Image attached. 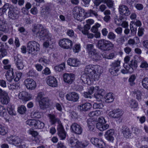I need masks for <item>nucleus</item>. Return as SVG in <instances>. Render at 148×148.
<instances>
[{
  "label": "nucleus",
  "instance_id": "nucleus-1",
  "mask_svg": "<svg viewBox=\"0 0 148 148\" xmlns=\"http://www.w3.org/2000/svg\"><path fill=\"white\" fill-rule=\"evenodd\" d=\"M100 67L98 65H89L86 66L84 72L88 77L94 80H98L101 72L99 71Z\"/></svg>",
  "mask_w": 148,
  "mask_h": 148
},
{
  "label": "nucleus",
  "instance_id": "nucleus-2",
  "mask_svg": "<svg viewBox=\"0 0 148 148\" xmlns=\"http://www.w3.org/2000/svg\"><path fill=\"white\" fill-rule=\"evenodd\" d=\"M94 93L95 97L96 99H101L103 97V94L104 93L103 89L99 90V86H96L95 87L92 86L90 88L88 92H84V95L85 97L87 98H91V95Z\"/></svg>",
  "mask_w": 148,
  "mask_h": 148
},
{
  "label": "nucleus",
  "instance_id": "nucleus-3",
  "mask_svg": "<svg viewBox=\"0 0 148 148\" xmlns=\"http://www.w3.org/2000/svg\"><path fill=\"white\" fill-rule=\"evenodd\" d=\"M114 44L110 41L104 39L99 40L97 43V47L101 50L108 51L112 49Z\"/></svg>",
  "mask_w": 148,
  "mask_h": 148
},
{
  "label": "nucleus",
  "instance_id": "nucleus-4",
  "mask_svg": "<svg viewBox=\"0 0 148 148\" xmlns=\"http://www.w3.org/2000/svg\"><path fill=\"white\" fill-rule=\"evenodd\" d=\"M40 45L34 41H29L27 43V49L29 53H31L35 56L37 54V52L39 50Z\"/></svg>",
  "mask_w": 148,
  "mask_h": 148
},
{
  "label": "nucleus",
  "instance_id": "nucleus-5",
  "mask_svg": "<svg viewBox=\"0 0 148 148\" xmlns=\"http://www.w3.org/2000/svg\"><path fill=\"white\" fill-rule=\"evenodd\" d=\"M7 141L9 144L17 146L18 148H25V144L22 143V140L18 137H12L8 138Z\"/></svg>",
  "mask_w": 148,
  "mask_h": 148
},
{
  "label": "nucleus",
  "instance_id": "nucleus-6",
  "mask_svg": "<svg viewBox=\"0 0 148 148\" xmlns=\"http://www.w3.org/2000/svg\"><path fill=\"white\" fill-rule=\"evenodd\" d=\"M119 12L121 15L119 18L121 21L125 19V16H129L131 14L129 8L124 5H121L119 6Z\"/></svg>",
  "mask_w": 148,
  "mask_h": 148
},
{
  "label": "nucleus",
  "instance_id": "nucleus-7",
  "mask_svg": "<svg viewBox=\"0 0 148 148\" xmlns=\"http://www.w3.org/2000/svg\"><path fill=\"white\" fill-rule=\"evenodd\" d=\"M120 61L117 60L112 62L110 66L111 68L109 69V71L111 75L116 76L118 75L120 69Z\"/></svg>",
  "mask_w": 148,
  "mask_h": 148
},
{
  "label": "nucleus",
  "instance_id": "nucleus-8",
  "mask_svg": "<svg viewBox=\"0 0 148 148\" xmlns=\"http://www.w3.org/2000/svg\"><path fill=\"white\" fill-rule=\"evenodd\" d=\"M37 98L39 101V106L41 109H43L49 106V99L48 98L43 97L42 94L39 93L38 95Z\"/></svg>",
  "mask_w": 148,
  "mask_h": 148
},
{
  "label": "nucleus",
  "instance_id": "nucleus-9",
  "mask_svg": "<svg viewBox=\"0 0 148 148\" xmlns=\"http://www.w3.org/2000/svg\"><path fill=\"white\" fill-rule=\"evenodd\" d=\"M73 11L75 18L80 21H82L83 19L82 13L84 12V10L81 7L76 6L74 8Z\"/></svg>",
  "mask_w": 148,
  "mask_h": 148
},
{
  "label": "nucleus",
  "instance_id": "nucleus-10",
  "mask_svg": "<svg viewBox=\"0 0 148 148\" xmlns=\"http://www.w3.org/2000/svg\"><path fill=\"white\" fill-rule=\"evenodd\" d=\"M19 12L17 8L13 7H10L8 12L9 17L12 19H16L18 18Z\"/></svg>",
  "mask_w": 148,
  "mask_h": 148
},
{
  "label": "nucleus",
  "instance_id": "nucleus-11",
  "mask_svg": "<svg viewBox=\"0 0 148 148\" xmlns=\"http://www.w3.org/2000/svg\"><path fill=\"white\" fill-rule=\"evenodd\" d=\"M60 46L65 49H71L72 47V41L68 39L63 38L60 40L59 42Z\"/></svg>",
  "mask_w": 148,
  "mask_h": 148
},
{
  "label": "nucleus",
  "instance_id": "nucleus-12",
  "mask_svg": "<svg viewBox=\"0 0 148 148\" xmlns=\"http://www.w3.org/2000/svg\"><path fill=\"white\" fill-rule=\"evenodd\" d=\"M40 29V31L38 33L40 38L42 40H46L47 38L50 39V37H51V35L49 33L48 30L43 27Z\"/></svg>",
  "mask_w": 148,
  "mask_h": 148
},
{
  "label": "nucleus",
  "instance_id": "nucleus-13",
  "mask_svg": "<svg viewBox=\"0 0 148 148\" xmlns=\"http://www.w3.org/2000/svg\"><path fill=\"white\" fill-rule=\"evenodd\" d=\"M91 143L97 147L104 148L105 147V143L101 139L97 138H92L90 140Z\"/></svg>",
  "mask_w": 148,
  "mask_h": 148
},
{
  "label": "nucleus",
  "instance_id": "nucleus-14",
  "mask_svg": "<svg viewBox=\"0 0 148 148\" xmlns=\"http://www.w3.org/2000/svg\"><path fill=\"white\" fill-rule=\"evenodd\" d=\"M71 132L76 134H80L82 133L83 130L82 127L76 123H73L71 126Z\"/></svg>",
  "mask_w": 148,
  "mask_h": 148
},
{
  "label": "nucleus",
  "instance_id": "nucleus-15",
  "mask_svg": "<svg viewBox=\"0 0 148 148\" xmlns=\"http://www.w3.org/2000/svg\"><path fill=\"white\" fill-rule=\"evenodd\" d=\"M66 99L70 101L75 102L79 99L78 95L75 92H71L67 94L66 96Z\"/></svg>",
  "mask_w": 148,
  "mask_h": 148
},
{
  "label": "nucleus",
  "instance_id": "nucleus-16",
  "mask_svg": "<svg viewBox=\"0 0 148 148\" xmlns=\"http://www.w3.org/2000/svg\"><path fill=\"white\" fill-rule=\"evenodd\" d=\"M110 116L114 119L120 118L123 114V112L120 109H116L109 112Z\"/></svg>",
  "mask_w": 148,
  "mask_h": 148
},
{
  "label": "nucleus",
  "instance_id": "nucleus-17",
  "mask_svg": "<svg viewBox=\"0 0 148 148\" xmlns=\"http://www.w3.org/2000/svg\"><path fill=\"white\" fill-rule=\"evenodd\" d=\"M24 83L26 88L29 89H34L36 86V84L35 81L32 79L27 78L24 81Z\"/></svg>",
  "mask_w": 148,
  "mask_h": 148
},
{
  "label": "nucleus",
  "instance_id": "nucleus-18",
  "mask_svg": "<svg viewBox=\"0 0 148 148\" xmlns=\"http://www.w3.org/2000/svg\"><path fill=\"white\" fill-rule=\"evenodd\" d=\"M88 55L92 59L96 62L101 60V58L99 53L96 49L89 53Z\"/></svg>",
  "mask_w": 148,
  "mask_h": 148
},
{
  "label": "nucleus",
  "instance_id": "nucleus-19",
  "mask_svg": "<svg viewBox=\"0 0 148 148\" xmlns=\"http://www.w3.org/2000/svg\"><path fill=\"white\" fill-rule=\"evenodd\" d=\"M53 7V5L49 3L44 5L43 8L41 12V14L44 16H47L49 14L50 11L51 10Z\"/></svg>",
  "mask_w": 148,
  "mask_h": 148
},
{
  "label": "nucleus",
  "instance_id": "nucleus-20",
  "mask_svg": "<svg viewBox=\"0 0 148 148\" xmlns=\"http://www.w3.org/2000/svg\"><path fill=\"white\" fill-rule=\"evenodd\" d=\"M46 82L48 85L52 87H56L57 85L56 79L51 76H49L47 77Z\"/></svg>",
  "mask_w": 148,
  "mask_h": 148
},
{
  "label": "nucleus",
  "instance_id": "nucleus-21",
  "mask_svg": "<svg viewBox=\"0 0 148 148\" xmlns=\"http://www.w3.org/2000/svg\"><path fill=\"white\" fill-rule=\"evenodd\" d=\"M58 134L61 139H64L66 136V133L64 129L62 124L58 125L57 128Z\"/></svg>",
  "mask_w": 148,
  "mask_h": 148
},
{
  "label": "nucleus",
  "instance_id": "nucleus-22",
  "mask_svg": "<svg viewBox=\"0 0 148 148\" xmlns=\"http://www.w3.org/2000/svg\"><path fill=\"white\" fill-rule=\"evenodd\" d=\"M63 77L64 81L69 84H71L74 79V75L73 74L65 73Z\"/></svg>",
  "mask_w": 148,
  "mask_h": 148
},
{
  "label": "nucleus",
  "instance_id": "nucleus-23",
  "mask_svg": "<svg viewBox=\"0 0 148 148\" xmlns=\"http://www.w3.org/2000/svg\"><path fill=\"white\" fill-rule=\"evenodd\" d=\"M18 97L20 99L25 101L29 100L32 98V96L30 95L27 92L24 91L20 93Z\"/></svg>",
  "mask_w": 148,
  "mask_h": 148
},
{
  "label": "nucleus",
  "instance_id": "nucleus-24",
  "mask_svg": "<svg viewBox=\"0 0 148 148\" xmlns=\"http://www.w3.org/2000/svg\"><path fill=\"white\" fill-rule=\"evenodd\" d=\"M14 61L16 62V65L19 69H22L24 66L22 62L21 58L20 56L17 55L14 57Z\"/></svg>",
  "mask_w": 148,
  "mask_h": 148
},
{
  "label": "nucleus",
  "instance_id": "nucleus-25",
  "mask_svg": "<svg viewBox=\"0 0 148 148\" xmlns=\"http://www.w3.org/2000/svg\"><path fill=\"white\" fill-rule=\"evenodd\" d=\"M114 133V130L112 129L107 130L105 134V138L110 141H112L114 138L113 136Z\"/></svg>",
  "mask_w": 148,
  "mask_h": 148
},
{
  "label": "nucleus",
  "instance_id": "nucleus-26",
  "mask_svg": "<svg viewBox=\"0 0 148 148\" xmlns=\"http://www.w3.org/2000/svg\"><path fill=\"white\" fill-rule=\"evenodd\" d=\"M68 64L72 66L77 67L79 64V62L77 59L75 58H69L67 61Z\"/></svg>",
  "mask_w": 148,
  "mask_h": 148
},
{
  "label": "nucleus",
  "instance_id": "nucleus-27",
  "mask_svg": "<svg viewBox=\"0 0 148 148\" xmlns=\"http://www.w3.org/2000/svg\"><path fill=\"white\" fill-rule=\"evenodd\" d=\"M48 116L49 118L50 122L52 124L54 125L56 123H57L58 124V125L62 124L59 119L58 118L56 117L55 115L49 114H48Z\"/></svg>",
  "mask_w": 148,
  "mask_h": 148
},
{
  "label": "nucleus",
  "instance_id": "nucleus-28",
  "mask_svg": "<svg viewBox=\"0 0 148 148\" xmlns=\"http://www.w3.org/2000/svg\"><path fill=\"white\" fill-rule=\"evenodd\" d=\"M13 69H10L7 71L5 74V77L7 80L10 82H11L14 78V72Z\"/></svg>",
  "mask_w": 148,
  "mask_h": 148
},
{
  "label": "nucleus",
  "instance_id": "nucleus-29",
  "mask_svg": "<svg viewBox=\"0 0 148 148\" xmlns=\"http://www.w3.org/2000/svg\"><path fill=\"white\" fill-rule=\"evenodd\" d=\"M121 130L122 133L125 138H128L131 136V132L127 126H123L122 127Z\"/></svg>",
  "mask_w": 148,
  "mask_h": 148
},
{
  "label": "nucleus",
  "instance_id": "nucleus-30",
  "mask_svg": "<svg viewBox=\"0 0 148 148\" xmlns=\"http://www.w3.org/2000/svg\"><path fill=\"white\" fill-rule=\"evenodd\" d=\"M51 37H50V39L47 38L46 40H43L45 42H44L43 44V46L44 47L47 48L50 46V48H54V44L51 42Z\"/></svg>",
  "mask_w": 148,
  "mask_h": 148
},
{
  "label": "nucleus",
  "instance_id": "nucleus-31",
  "mask_svg": "<svg viewBox=\"0 0 148 148\" xmlns=\"http://www.w3.org/2000/svg\"><path fill=\"white\" fill-rule=\"evenodd\" d=\"M92 105L90 103H86L78 106L80 110L87 111L90 109Z\"/></svg>",
  "mask_w": 148,
  "mask_h": 148
},
{
  "label": "nucleus",
  "instance_id": "nucleus-32",
  "mask_svg": "<svg viewBox=\"0 0 148 148\" xmlns=\"http://www.w3.org/2000/svg\"><path fill=\"white\" fill-rule=\"evenodd\" d=\"M96 126L97 129L103 131L108 129L109 127V125L108 124L97 123Z\"/></svg>",
  "mask_w": 148,
  "mask_h": 148
},
{
  "label": "nucleus",
  "instance_id": "nucleus-33",
  "mask_svg": "<svg viewBox=\"0 0 148 148\" xmlns=\"http://www.w3.org/2000/svg\"><path fill=\"white\" fill-rule=\"evenodd\" d=\"M77 28L81 31L84 34H86L88 33V30L90 29V26L87 25H86L83 28L81 25H79L77 26Z\"/></svg>",
  "mask_w": 148,
  "mask_h": 148
},
{
  "label": "nucleus",
  "instance_id": "nucleus-34",
  "mask_svg": "<svg viewBox=\"0 0 148 148\" xmlns=\"http://www.w3.org/2000/svg\"><path fill=\"white\" fill-rule=\"evenodd\" d=\"M1 102L3 104H7L9 101V98L7 92L5 93L2 97H0Z\"/></svg>",
  "mask_w": 148,
  "mask_h": 148
},
{
  "label": "nucleus",
  "instance_id": "nucleus-35",
  "mask_svg": "<svg viewBox=\"0 0 148 148\" xmlns=\"http://www.w3.org/2000/svg\"><path fill=\"white\" fill-rule=\"evenodd\" d=\"M129 69L132 68V72L134 70L136 69L138 66L137 61L136 60H132L131 61L130 63L127 65Z\"/></svg>",
  "mask_w": 148,
  "mask_h": 148
},
{
  "label": "nucleus",
  "instance_id": "nucleus-36",
  "mask_svg": "<svg viewBox=\"0 0 148 148\" xmlns=\"http://www.w3.org/2000/svg\"><path fill=\"white\" fill-rule=\"evenodd\" d=\"M105 98L106 102H111L113 101L114 99V95L112 93H109L106 95Z\"/></svg>",
  "mask_w": 148,
  "mask_h": 148
},
{
  "label": "nucleus",
  "instance_id": "nucleus-37",
  "mask_svg": "<svg viewBox=\"0 0 148 148\" xmlns=\"http://www.w3.org/2000/svg\"><path fill=\"white\" fill-rule=\"evenodd\" d=\"M87 75L85 74L82 75L81 77V80L82 82L84 84H87L88 85H90V83L89 81H90V78L88 77L87 78Z\"/></svg>",
  "mask_w": 148,
  "mask_h": 148
},
{
  "label": "nucleus",
  "instance_id": "nucleus-38",
  "mask_svg": "<svg viewBox=\"0 0 148 148\" xmlns=\"http://www.w3.org/2000/svg\"><path fill=\"white\" fill-rule=\"evenodd\" d=\"M131 33L132 35H134L136 33L137 30L136 25L134 24V21H132L130 24Z\"/></svg>",
  "mask_w": 148,
  "mask_h": 148
},
{
  "label": "nucleus",
  "instance_id": "nucleus-39",
  "mask_svg": "<svg viewBox=\"0 0 148 148\" xmlns=\"http://www.w3.org/2000/svg\"><path fill=\"white\" fill-rule=\"evenodd\" d=\"M0 115L6 119L7 118V114L6 112V109L3 106L0 105Z\"/></svg>",
  "mask_w": 148,
  "mask_h": 148
},
{
  "label": "nucleus",
  "instance_id": "nucleus-40",
  "mask_svg": "<svg viewBox=\"0 0 148 148\" xmlns=\"http://www.w3.org/2000/svg\"><path fill=\"white\" fill-rule=\"evenodd\" d=\"M123 66L125 69H123L121 70V72L123 74H127V73H132V68L130 69L127 66L124 64Z\"/></svg>",
  "mask_w": 148,
  "mask_h": 148
},
{
  "label": "nucleus",
  "instance_id": "nucleus-41",
  "mask_svg": "<svg viewBox=\"0 0 148 148\" xmlns=\"http://www.w3.org/2000/svg\"><path fill=\"white\" fill-rule=\"evenodd\" d=\"M6 25V24L4 21L0 20V31H6L7 30Z\"/></svg>",
  "mask_w": 148,
  "mask_h": 148
},
{
  "label": "nucleus",
  "instance_id": "nucleus-42",
  "mask_svg": "<svg viewBox=\"0 0 148 148\" xmlns=\"http://www.w3.org/2000/svg\"><path fill=\"white\" fill-rule=\"evenodd\" d=\"M65 67V64L64 63H62L60 65L55 66L54 67V69L56 71L61 72L64 70Z\"/></svg>",
  "mask_w": 148,
  "mask_h": 148
},
{
  "label": "nucleus",
  "instance_id": "nucleus-43",
  "mask_svg": "<svg viewBox=\"0 0 148 148\" xmlns=\"http://www.w3.org/2000/svg\"><path fill=\"white\" fill-rule=\"evenodd\" d=\"M69 143L71 145V147H76L78 141L75 140L73 137L71 138L69 141Z\"/></svg>",
  "mask_w": 148,
  "mask_h": 148
},
{
  "label": "nucleus",
  "instance_id": "nucleus-44",
  "mask_svg": "<svg viewBox=\"0 0 148 148\" xmlns=\"http://www.w3.org/2000/svg\"><path fill=\"white\" fill-rule=\"evenodd\" d=\"M35 128L41 129L43 128L45 126V124L41 121L36 120Z\"/></svg>",
  "mask_w": 148,
  "mask_h": 148
},
{
  "label": "nucleus",
  "instance_id": "nucleus-45",
  "mask_svg": "<svg viewBox=\"0 0 148 148\" xmlns=\"http://www.w3.org/2000/svg\"><path fill=\"white\" fill-rule=\"evenodd\" d=\"M18 111L20 114H25L26 111V107L23 105H21L18 107Z\"/></svg>",
  "mask_w": 148,
  "mask_h": 148
},
{
  "label": "nucleus",
  "instance_id": "nucleus-46",
  "mask_svg": "<svg viewBox=\"0 0 148 148\" xmlns=\"http://www.w3.org/2000/svg\"><path fill=\"white\" fill-rule=\"evenodd\" d=\"M86 50L88 54L95 49L93 44H88L86 46Z\"/></svg>",
  "mask_w": 148,
  "mask_h": 148
},
{
  "label": "nucleus",
  "instance_id": "nucleus-47",
  "mask_svg": "<svg viewBox=\"0 0 148 148\" xmlns=\"http://www.w3.org/2000/svg\"><path fill=\"white\" fill-rule=\"evenodd\" d=\"M7 110L8 113L12 116L16 115V112L13 108L11 105L9 106L7 108Z\"/></svg>",
  "mask_w": 148,
  "mask_h": 148
},
{
  "label": "nucleus",
  "instance_id": "nucleus-48",
  "mask_svg": "<svg viewBox=\"0 0 148 148\" xmlns=\"http://www.w3.org/2000/svg\"><path fill=\"white\" fill-rule=\"evenodd\" d=\"M36 120L35 119H30L27 121L26 123L27 124L30 126H33L35 127Z\"/></svg>",
  "mask_w": 148,
  "mask_h": 148
},
{
  "label": "nucleus",
  "instance_id": "nucleus-49",
  "mask_svg": "<svg viewBox=\"0 0 148 148\" xmlns=\"http://www.w3.org/2000/svg\"><path fill=\"white\" fill-rule=\"evenodd\" d=\"M42 27L41 25L37 24L36 25H34V28L32 30L33 32H36L37 34L40 31V28H42Z\"/></svg>",
  "mask_w": 148,
  "mask_h": 148
},
{
  "label": "nucleus",
  "instance_id": "nucleus-50",
  "mask_svg": "<svg viewBox=\"0 0 148 148\" xmlns=\"http://www.w3.org/2000/svg\"><path fill=\"white\" fill-rule=\"evenodd\" d=\"M8 132L7 128L0 124V134L3 135L6 134Z\"/></svg>",
  "mask_w": 148,
  "mask_h": 148
},
{
  "label": "nucleus",
  "instance_id": "nucleus-51",
  "mask_svg": "<svg viewBox=\"0 0 148 148\" xmlns=\"http://www.w3.org/2000/svg\"><path fill=\"white\" fill-rule=\"evenodd\" d=\"M101 25L98 23H97L95 25L93 26L91 29V31L93 33L96 32L98 31V28L100 27Z\"/></svg>",
  "mask_w": 148,
  "mask_h": 148
},
{
  "label": "nucleus",
  "instance_id": "nucleus-52",
  "mask_svg": "<svg viewBox=\"0 0 148 148\" xmlns=\"http://www.w3.org/2000/svg\"><path fill=\"white\" fill-rule=\"evenodd\" d=\"M37 75L36 72L33 69L29 70L27 73V75L29 77H36Z\"/></svg>",
  "mask_w": 148,
  "mask_h": 148
},
{
  "label": "nucleus",
  "instance_id": "nucleus-53",
  "mask_svg": "<svg viewBox=\"0 0 148 148\" xmlns=\"http://www.w3.org/2000/svg\"><path fill=\"white\" fill-rule=\"evenodd\" d=\"M101 114V112L99 110H96L90 112L88 114L90 117H93L95 116H98Z\"/></svg>",
  "mask_w": 148,
  "mask_h": 148
},
{
  "label": "nucleus",
  "instance_id": "nucleus-54",
  "mask_svg": "<svg viewBox=\"0 0 148 148\" xmlns=\"http://www.w3.org/2000/svg\"><path fill=\"white\" fill-rule=\"evenodd\" d=\"M142 83L143 87L148 89V78L145 77L142 80Z\"/></svg>",
  "mask_w": 148,
  "mask_h": 148
},
{
  "label": "nucleus",
  "instance_id": "nucleus-55",
  "mask_svg": "<svg viewBox=\"0 0 148 148\" xmlns=\"http://www.w3.org/2000/svg\"><path fill=\"white\" fill-rule=\"evenodd\" d=\"M103 2L106 3L109 8H112L113 6V2L112 0H102Z\"/></svg>",
  "mask_w": 148,
  "mask_h": 148
},
{
  "label": "nucleus",
  "instance_id": "nucleus-56",
  "mask_svg": "<svg viewBox=\"0 0 148 148\" xmlns=\"http://www.w3.org/2000/svg\"><path fill=\"white\" fill-rule=\"evenodd\" d=\"M134 94L136 95V98L138 100L141 99L142 93L141 92L138 90H134Z\"/></svg>",
  "mask_w": 148,
  "mask_h": 148
},
{
  "label": "nucleus",
  "instance_id": "nucleus-57",
  "mask_svg": "<svg viewBox=\"0 0 148 148\" xmlns=\"http://www.w3.org/2000/svg\"><path fill=\"white\" fill-rule=\"evenodd\" d=\"M136 78V76L134 75H132L130 77L129 79V81L130 82V85L131 86H132L135 84L134 81Z\"/></svg>",
  "mask_w": 148,
  "mask_h": 148
},
{
  "label": "nucleus",
  "instance_id": "nucleus-58",
  "mask_svg": "<svg viewBox=\"0 0 148 148\" xmlns=\"http://www.w3.org/2000/svg\"><path fill=\"white\" fill-rule=\"evenodd\" d=\"M132 129L133 133L134 134L136 135H138L140 131L138 128L136 127H132Z\"/></svg>",
  "mask_w": 148,
  "mask_h": 148
},
{
  "label": "nucleus",
  "instance_id": "nucleus-59",
  "mask_svg": "<svg viewBox=\"0 0 148 148\" xmlns=\"http://www.w3.org/2000/svg\"><path fill=\"white\" fill-rule=\"evenodd\" d=\"M80 49V45L79 44L75 45L73 47V52L75 53H78Z\"/></svg>",
  "mask_w": 148,
  "mask_h": 148
},
{
  "label": "nucleus",
  "instance_id": "nucleus-60",
  "mask_svg": "<svg viewBox=\"0 0 148 148\" xmlns=\"http://www.w3.org/2000/svg\"><path fill=\"white\" fill-rule=\"evenodd\" d=\"M103 107V105L102 103H95L93 105V108L95 109H101Z\"/></svg>",
  "mask_w": 148,
  "mask_h": 148
},
{
  "label": "nucleus",
  "instance_id": "nucleus-61",
  "mask_svg": "<svg viewBox=\"0 0 148 148\" xmlns=\"http://www.w3.org/2000/svg\"><path fill=\"white\" fill-rule=\"evenodd\" d=\"M131 102L130 106L131 108L134 109L138 107V103L135 101L132 100Z\"/></svg>",
  "mask_w": 148,
  "mask_h": 148
},
{
  "label": "nucleus",
  "instance_id": "nucleus-62",
  "mask_svg": "<svg viewBox=\"0 0 148 148\" xmlns=\"http://www.w3.org/2000/svg\"><path fill=\"white\" fill-rule=\"evenodd\" d=\"M140 68L147 69L148 68V64L145 61H143L141 62L140 66Z\"/></svg>",
  "mask_w": 148,
  "mask_h": 148
},
{
  "label": "nucleus",
  "instance_id": "nucleus-63",
  "mask_svg": "<svg viewBox=\"0 0 148 148\" xmlns=\"http://www.w3.org/2000/svg\"><path fill=\"white\" fill-rule=\"evenodd\" d=\"M29 133L34 137L37 136L38 134V133L37 131H34L32 129H30L29 130Z\"/></svg>",
  "mask_w": 148,
  "mask_h": 148
},
{
  "label": "nucleus",
  "instance_id": "nucleus-64",
  "mask_svg": "<svg viewBox=\"0 0 148 148\" xmlns=\"http://www.w3.org/2000/svg\"><path fill=\"white\" fill-rule=\"evenodd\" d=\"M142 44L143 46L147 49V51L146 53L148 55V40H144L142 42Z\"/></svg>",
  "mask_w": 148,
  "mask_h": 148
}]
</instances>
